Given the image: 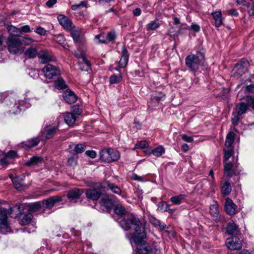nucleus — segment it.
Wrapping results in <instances>:
<instances>
[{"label":"nucleus","instance_id":"50","mask_svg":"<svg viewBox=\"0 0 254 254\" xmlns=\"http://www.w3.org/2000/svg\"><path fill=\"white\" fill-rule=\"evenodd\" d=\"M240 119V116L234 114V112L232 113L231 121H232V123L234 126H236V125H237L238 124Z\"/></svg>","mask_w":254,"mask_h":254},{"label":"nucleus","instance_id":"45","mask_svg":"<svg viewBox=\"0 0 254 254\" xmlns=\"http://www.w3.org/2000/svg\"><path fill=\"white\" fill-rule=\"evenodd\" d=\"M71 111V113L77 117V116H78L81 114L82 110L79 105H75L72 106Z\"/></svg>","mask_w":254,"mask_h":254},{"label":"nucleus","instance_id":"14","mask_svg":"<svg viewBox=\"0 0 254 254\" xmlns=\"http://www.w3.org/2000/svg\"><path fill=\"white\" fill-rule=\"evenodd\" d=\"M101 187L104 189L110 190L113 193L118 195H121L122 190L116 185L109 181H105L101 185Z\"/></svg>","mask_w":254,"mask_h":254},{"label":"nucleus","instance_id":"34","mask_svg":"<svg viewBox=\"0 0 254 254\" xmlns=\"http://www.w3.org/2000/svg\"><path fill=\"white\" fill-rule=\"evenodd\" d=\"M238 231V226L234 222H230L227 227V232L229 235H234Z\"/></svg>","mask_w":254,"mask_h":254},{"label":"nucleus","instance_id":"35","mask_svg":"<svg viewBox=\"0 0 254 254\" xmlns=\"http://www.w3.org/2000/svg\"><path fill=\"white\" fill-rule=\"evenodd\" d=\"M6 29L10 35L13 36H19L21 34V30L19 28L13 26L8 25L7 26Z\"/></svg>","mask_w":254,"mask_h":254},{"label":"nucleus","instance_id":"5","mask_svg":"<svg viewBox=\"0 0 254 254\" xmlns=\"http://www.w3.org/2000/svg\"><path fill=\"white\" fill-rule=\"evenodd\" d=\"M6 44L7 49L11 54L20 55L24 50L22 40L16 36L10 35L7 38Z\"/></svg>","mask_w":254,"mask_h":254},{"label":"nucleus","instance_id":"61","mask_svg":"<svg viewBox=\"0 0 254 254\" xmlns=\"http://www.w3.org/2000/svg\"><path fill=\"white\" fill-rule=\"evenodd\" d=\"M190 29L194 31L198 32L200 31V27L198 25L192 23L190 26Z\"/></svg>","mask_w":254,"mask_h":254},{"label":"nucleus","instance_id":"3","mask_svg":"<svg viewBox=\"0 0 254 254\" xmlns=\"http://www.w3.org/2000/svg\"><path fill=\"white\" fill-rule=\"evenodd\" d=\"M7 93H4L1 94V101L4 103L7 106H11L14 101V104L12 107L10 112L17 115L20 113L23 109L22 107L25 103L24 101L18 100L15 101V95L11 93L10 95H7Z\"/></svg>","mask_w":254,"mask_h":254},{"label":"nucleus","instance_id":"53","mask_svg":"<svg viewBox=\"0 0 254 254\" xmlns=\"http://www.w3.org/2000/svg\"><path fill=\"white\" fill-rule=\"evenodd\" d=\"M165 95L163 94H160L159 95H153L151 97V100L153 101L159 102L164 98Z\"/></svg>","mask_w":254,"mask_h":254},{"label":"nucleus","instance_id":"62","mask_svg":"<svg viewBox=\"0 0 254 254\" xmlns=\"http://www.w3.org/2000/svg\"><path fill=\"white\" fill-rule=\"evenodd\" d=\"M131 178L132 180H135V181H140V182L144 181V180L141 176H139L135 174H133L131 175Z\"/></svg>","mask_w":254,"mask_h":254},{"label":"nucleus","instance_id":"13","mask_svg":"<svg viewBox=\"0 0 254 254\" xmlns=\"http://www.w3.org/2000/svg\"><path fill=\"white\" fill-rule=\"evenodd\" d=\"M59 23L66 30L70 29L73 25L72 21L65 15L60 14L57 17Z\"/></svg>","mask_w":254,"mask_h":254},{"label":"nucleus","instance_id":"64","mask_svg":"<svg viewBox=\"0 0 254 254\" xmlns=\"http://www.w3.org/2000/svg\"><path fill=\"white\" fill-rule=\"evenodd\" d=\"M68 164L70 166H75L76 164V160L73 157L69 158L68 160Z\"/></svg>","mask_w":254,"mask_h":254},{"label":"nucleus","instance_id":"43","mask_svg":"<svg viewBox=\"0 0 254 254\" xmlns=\"http://www.w3.org/2000/svg\"><path fill=\"white\" fill-rule=\"evenodd\" d=\"M160 26V24L156 20L151 21L146 25V29L148 31L155 30Z\"/></svg>","mask_w":254,"mask_h":254},{"label":"nucleus","instance_id":"42","mask_svg":"<svg viewBox=\"0 0 254 254\" xmlns=\"http://www.w3.org/2000/svg\"><path fill=\"white\" fill-rule=\"evenodd\" d=\"M231 191V187L229 182H225L222 187V192L223 194L226 195L229 194Z\"/></svg>","mask_w":254,"mask_h":254},{"label":"nucleus","instance_id":"10","mask_svg":"<svg viewBox=\"0 0 254 254\" xmlns=\"http://www.w3.org/2000/svg\"><path fill=\"white\" fill-rule=\"evenodd\" d=\"M248 66V60L243 59L235 66L233 69V73L235 75L241 76L247 71Z\"/></svg>","mask_w":254,"mask_h":254},{"label":"nucleus","instance_id":"23","mask_svg":"<svg viewBox=\"0 0 254 254\" xmlns=\"http://www.w3.org/2000/svg\"><path fill=\"white\" fill-rule=\"evenodd\" d=\"M85 194L88 199L97 200L100 198L101 193L97 190L90 189L86 190Z\"/></svg>","mask_w":254,"mask_h":254},{"label":"nucleus","instance_id":"46","mask_svg":"<svg viewBox=\"0 0 254 254\" xmlns=\"http://www.w3.org/2000/svg\"><path fill=\"white\" fill-rule=\"evenodd\" d=\"M42 206V203L41 202H35L34 203H31L28 205L29 209L30 211H36L39 210Z\"/></svg>","mask_w":254,"mask_h":254},{"label":"nucleus","instance_id":"32","mask_svg":"<svg viewBox=\"0 0 254 254\" xmlns=\"http://www.w3.org/2000/svg\"><path fill=\"white\" fill-rule=\"evenodd\" d=\"M11 181L13 183L14 188L18 190L21 191L23 190L24 186L22 183V179H19V177H15L11 178Z\"/></svg>","mask_w":254,"mask_h":254},{"label":"nucleus","instance_id":"63","mask_svg":"<svg viewBox=\"0 0 254 254\" xmlns=\"http://www.w3.org/2000/svg\"><path fill=\"white\" fill-rule=\"evenodd\" d=\"M22 45H30L32 42V39L31 38H23L22 39Z\"/></svg>","mask_w":254,"mask_h":254},{"label":"nucleus","instance_id":"8","mask_svg":"<svg viewBox=\"0 0 254 254\" xmlns=\"http://www.w3.org/2000/svg\"><path fill=\"white\" fill-rule=\"evenodd\" d=\"M44 76L46 78L52 79L60 75L61 72L59 68L51 64L46 65L42 69Z\"/></svg>","mask_w":254,"mask_h":254},{"label":"nucleus","instance_id":"49","mask_svg":"<svg viewBox=\"0 0 254 254\" xmlns=\"http://www.w3.org/2000/svg\"><path fill=\"white\" fill-rule=\"evenodd\" d=\"M148 146V143L145 140L140 141L138 142L135 145L134 149L140 148L141 149L146 148Z\"/></svg>","mask_w":254,"mask_h":254},{"label":"nucleus","instance_id":"52","mask_svg":"<svg viewBox=\"0 0 254 254\" xmlns=\"http://www.w3.org/2000/svg\"><path fill=\"white\" fill-rule=\"evenodd\" d=\"M85 146L82 144H78L74 148V151L76 153H81L85 150Z\"/></svg>","mask_w":254,"mask_h":254},{"label":"nucleus","instance_id":"36","mask_svg":"<svg viewBox=\"0 0 254 254\" xmlns=\"http://www.w3.org/2000/svg\"><path fill=\"white\" fill-rule=\"evenodd\" d=\"M210 213L213 217H217L219 214L218 205L215 201L210 206Z\"/></svg>","mask_w":254,"mask_h":254},{"label":"nucleus","instance_id":"6","mask_svg":"<svg viewBox=\"0 0 254 254\" xmlns=\"http://www.w3.org/2000/svg\"><path fill=\"white\" fill-rule=\"evenodd\" d=\"M120 158L119 152L113 148L105 149L100 152V159L103 162L110 163L117 161Z\"/></svg>","mask_w":254,"mask_h":254},{"label":"nucleus","instance_id":"26","mask_svg":"<svg viewBox=\"0 0 254 254\" xmlns=\"http://www.w3.org/2000/svg\"><path fill=\"white\" fill-rule=\"evenodd\" d=\"M215 20V26L219 27L223 24V19L221 11L220 10L212 12L211 14Z\"/></svg>","mask_w":254,"mask_h":254},{"label":"nucleus","instance_id":"11","mask_svg":"<svg viewBox=\"0 0 254 254\" xmlns=\"http://www.w3.org/2000/svg\"><path fill=\"white\" fill-rule=\"evenodd\" d=\"M116 197L112 194H107L100 200L99 203L101 207H104L106 210H109L113 205Z\"/></svg>","mask_w":254,"mask_h":254},{"label":"nucleus","instance_id":"55","mask_svg":"<svg viewBox=\"0 0 254 254\" xmlns=\"http://www.w3.org/2000/svg\"><path fill=\"white\" fill-rule=\"evenodd\" d=\"M6 156L7 158H13L17 156V153L15 151L10 150L7 153Z\"/></svg>","mask_w":254,"mask_h":254},{"label":"nucleus","instance_id":"19","mask_svg":"<svg viewBox=\"0 0 254 254\" xmlns=\"http://www.w3.org/2000/svg\"><path fill=\"white\" fill-rule=\"evenodd\" d=\"M122 56L119 63V66L120 68L125 67L128 61L129 54L126 48L123 46L122 49Z\"/></svg>","mask_w":254,"mask_h":254},{"label":"nucleus","instance_id":"7","mask_svg":"<svg viewBox=\"0 0 254 254\" xmlns=\"http://www.w3.org/2000/svg\"><path fill=\"white\" fill-rule=\"evenodd\" d=\"M8 211L6 208H0V233L5 234L10 231L8 222Z\"/></svg>","mask_w":254,"mask_h":254},{"label":"nucleus","instance_id":"54","mask_svg":"<svg viewBox=\"0 0 254 254\" xmlns=\"http://www.w3.org/2000/svg\"><path fill=\"white\" fill-rule=\"evenodd\" d=\"M35 32L40 35H44L46 33V30L42 27H38L35 30Z\"/></svg>","mask_w":254,"mask_h":254},{"label":"nucleus","instance_id":"37","mask_svg":"<svg viewBox=\"0 0 254 254\" xmlns=\"http://www.w3.org/2000/svg\"><path fill=\"white\" fill-rule=\"evenodd\" d=\"M105 37L107 44L111 42H114L117 37L116 32L114 30L109 32Z\"/></svg>","mask_w":254,"mask_h":254},{"label":"nucleus","instance_id":"47","mask_svg":"<svg viewBox=\"0 0 254 254\" xmlns=\"http://www.w3.org/2000/svg\"><path fill=\"white\" fill-rule=\"evenodd\" d=\"M164 152V148L161 146H158L152 151V153L156 157L160 156Z\"/></svg>","mask_w":254,"mask_h":254},{"label":"nucleus","instance_id":"40","mask_svg":"<svg viewBox=\"0 0 254 254\" xmlns=\"http://www.w3.org/2000/svg\"><path fill=\"white\" fill-rule=\"evenodd\" d=\"M54 86L58 89H63L66 87V84L62 78H59L55 81Z\"/></svg>","mask_w":254,"mask_h":254},{"label":"nucleus","instance_id":"30","mask_svg":"<svg viewBox=\"0 0 254 254\" xmlns=\"http://www.w3.org/2000/svg\"><path fill=\"white\" fill-rule=\"evenodd\" d=\"M235 134L233 132H229L226 138L225 145L226 147L229 148L233 144L235 140Z\"/></svg>","mask_w":254,"mask_h":254},{"label":"nucleus","instance_id":"38","mask_svg":"<svg viewBox=\"0 0 254 254\" xmlns=\"http://www.w3.org/2000/svg\"><path fill=\"white\" fill-rule=\"evenodd\" d=\"M94 40L96 44H107L106 37L103 33H100L95 36Z\"/></svg>","mask_w":254,"mask_h":254},{"label":"nucleus","instance_id":"25","mask_svg":"<svg viewBox=\"0 0 254 254\" xmlns=\"http://www.w3.org/2000/svg\"><path fill=\"white\" fill-rule=\"evenodd\" d=\"M65 123L68 126H72L76 120L77 117L70 112H66L63 114Z\"/></svg>","mask_w":254,"mask_h":254},{"label":"nucleus","instance_id":"28","mask_svg":"<svg viewBox=\"0 0 254 254\" xmlns=\"http://www.w3.org/2000/svg\"><path fill=\"white\" fill-rule=\"evenodd\" d=\"M78 65L80 69L84 71H88L91 67L90 62L86 58H83V60L78 62Z\"/></svg>","mask_w":254,"mask_h":254},{"label":"nucleus","instance_id":"2","mask_svg":"<svg viewBox=\"0 0 254 254\" xmlns=\"http://www.w3.org/2000/svg\"><path fill=\"white\" fill-rule=\"evenodd\" d=\"M135 232L132 236L133 242L137 246V253L138 254H149L152 251L150 246H145L146 242L144 239L146 238V234L144 228L140 225V227L137 230H135Z\"/></svg>","mask_w":254,"mask_h":254},{"label":"nucleus","instance_id":"60","mask_svg":"<svg viewBox=\"0 0 254 254\" xmlns=\"http://www.w3.org/2000/svg\"><path fill=\"white\" fill-rule=\"evenodd\" d=\"M247 104L254 110V98H248L247 99Z\"/></svg>","mask_w":254,"mask_h":254},{"label":"nucleus","instance_id":"31","mask_svg":"<svg viewBox=\"0 0 254 254\" xmlns=\"http://www.w3.org/2000/svg\"><path fill=\"white\" fill-rule=\"evenodd\" d=\"M42 158L39 156H33L30 158L26 163L25 165L27 166H30L32 165H37L42 161Z\"/></svg>","mask_w":254,"mask_h":254},{"label":"nucleus","instance_id":"12","mask_svg":"<svg viewBox=\"0 0 254 254\" xmlns=\"http://www.w3.org/2000/svg\"><path fill=\"white\" fill-rule=\"evenodd\" d=\"M226 245L228 249L230 250H239L242 248L241 241L236 237L227 239L226 241Z\"/></svg>","mask_w":254,"mask_h":254},{"label":"nucleus","instance_id":"51","mask_svg":"<svg viewBox=\"0 0 254 254\" xmlns=\"http://www.w3.org/2000/svg\"><path fill=\"white\" fill-rule=\"evenodd\" d=\"M57 41L59 44H61L64 49H67L68 45L67 43H64V37L62 35H59L57 37Z\"/></svg>","mask_w":254,"mask_h":254},{"label":"nucleus","instance_id":"59","mask_svg":"<svg viewBox=\"0 0 254 254\" xmlns=\"http://www.w3.org/2000/svg\"><path fill=\"white\" fill-rule=\"evenodd\" d=\"M228 15L232 16H237L239 14L238 12L235 9H231L227 11Z\"/></svg>","mask_w":254,"mask_h":254},{"label":"nucleus","instance_id":"21","mask_svg":"<svg viewBox=\"0 0 254 254\" xmlns=\"http://www.w3.org/2000/svg\"><path fill=\"white\" fill-rule=\"evenodd\" d=\"M65 101L68 104H72L77 100V96L75 93L70 90H65L63 94Z\"/></svg>","mask_w":254,"mask_h":254},{"label":"nucleus","instance_id":"39","mask_svg":"<svg viewBox=\"0 0 254 254\" xmlns=\"http://www.w3.org/2000/svg\"><path fill=\"white\" fill-rule=\"evenodd\" d=\"M232 164L231 162L226 163L224 166V174L228 177L233 175Z\"/></svg>","mask_w":254,"mask_h":254},{"label":"nucleus","instance_id":"56","mask_svg":"<svg viewBox=\"0 0 254 254\" xmlns=\"http://www.w3.org/2000/svg\"><path fill=\"white\" fill-rule=\"evenodd\" d=\"M85 154L90 157L91 158L94 159L96 156V153L94 151L88 150L85 152Z\"/></svg>","mask_w":254,"mask_h":254},{"label":"nucleus","instance_id":"1","mask_svg":"<svg viewBox=\"0 0 254 254\" xmlns=\"http://www.w3.org/2000/svg\"><path fill=\"white\" fill-rule=\"evenodd\" d=\"M116 214L121 217L119 221L120 226L125 230L133 228L137 230L140 227L141 223L138 218L132 213L128 212L121 204L116 205L114 208Z\"/></svg>","mask_w":254,"mask_h":254},{"label":"nucleus","instance_id":"48","mask_svg":"<svg viewBox=\"0 0 254 254\" xmlns=\"http://www.w3.org/2000/svg\"><path fill=\"white\" fill-rule=\"evenodd\" d=\"M224 161H227L230 157L233 155L234 153V150L232 149H224Z\"/></svg>","mask_w":254,"mask_h":254},{"label":"nucleus","instance_id":"27","mask_svg":"<svg viewBox=\"0 0 254 254\" xmlns=\"http://www.w3.org/2000/svg\"><path fill=\"white\" fill-rule=\"evenodd\" d=\"M158 211L161 212H169L172 213L173 210L170 208V205L165 201H161L157 205Z\"/></svg>","mask_w":254,"mask_h":254},{"label":"nucleus","instance_id":"29","mask_svg":"<svg viewBox=\"0 0 254 254\" xmlns=\"http://www.w3.org/2000/svg\"><path fill=\"white\" fill-rule=\"evenodd\" d=\"M186 197V195L180 194L178 195L171 197L170 198V201L175 205H179L183 202Z\"/></svg>","mask_w":254,"mask_h":254},{"label":"nucleus","instance_id":"44","mask_svg":"<svg viewBox=\"0 0 254 254\" xmlns=\"http://www.w3.org/2000/svg\"><path fill=\"white\" fill-rule=\"evenodd\" d=\"M123 79V76L120 73L119 75H112L109 79V81L111 84H117L120 83Z\"/></svg>","mask_w":254,"mask_h":254},{"label":"nucleus","instance_id":"18","mask_svg":"<svg viewBox=\"0 0 254 254\" xmlns=\"http://www.w3.org/2000/svg\"><path fill=\"white\" fill-rule=\"evenodd\" d=\"M236 208L237 206L233 202L232 199L229 198H227L226 199L225 203V209L226 213L229 215H234L237 212Z\"/></svg>","mask_w":254,"mask_h":254},{"label":"nucleus","instance_id":"33","mask_svg":"<svg viewBox=\"0 0 254 254\" xmlns=\"http://www.w3.org/2000/svg\"><path fill=\"white\" fill-rule=\"evenodd\" d=\"M38 54L37 50L33 47L28 48L24 53L25 57L29 59L34 58Z\"/></svg>","mask_w":254,"mask_h":254},{"label":"nucleus","instance_id":"20","mask_svg":"<svg viewBox=\"0 0 254 254\" xmlns=\"http://www.w3.org/2000/svg\"><path fill=\"white\" fill-rule=\"evenodd\" d=\"M38 57L42 64H46L53 60L52 57L46 50L40 51L38 54Z\"/></svg>","mask_w":254,"mask_h":254},{"label":"nucleus","instance_id":"58","mask_svg":"<svg viewBox=\"0 0 254 254\" xmlns=\"http://www.w3.org/2000/svg\"><path fill=\"white\" fill-rule=\"evenodd\" d=\"M19 29L21 30V34L22 32L28 33L30 32V26L28 25L22 26Z\"/></svg>","mask_w":254,"mask_h":254},{"label":"nucleus","instance_id":"16","mask_svg":"<svg viewBox=\"0 0 254 254\" xmlns=\"http://www.w3.org/2000/svg\"><path fill=\"white\" fill-rule=\"evenodd\" d=\"M63 197L64 196L59 195L52 196L47 199H44L42 203L46 207L52 208L57 203L62 201Z\"/></svg>","mask_w":254,"mask_h":254},{"label":"nucleus","instance_id":"15","mask_svg":"<svg viewBox=\"0 0 254 254\" xmlns=\"http://www.w3.org/2000/svg\"><path fill=\"white\" fill-rule=\"evenodd\" d=\"M83 193V189L74 188L69 190L67 194V197L70 201H75L79 198Z\"/></svg>","mask_w":254,"mask_h":254},{"label":"nucleus","instance_id":"24","mask_svg":"<svg viewBox=\"0 0 254 254\" xmlns=\"http://www.w3.org/2000/svg\"><path fill=\"white\" fill-rule=\"evenodd\" d=\"M40 140H41V139L39 136L38 137L33 138L31 139L23 142L21 143V147L26 149L31 148L37 145L39 143Z\"/></svg>","mask_w":254,"mask_h":254},{"label":"nucleus","instance_id":"22","mask_svg":"<svg viewBox=\"0 0 254 254\" xmlns=\"http://www.w3.org/2000/svg\"><path fill=\"white\" fill-rule=\"evenodd\" d=\"M67 31H70L74 42L77 43L79 41L80 37L82 34V31L80 28L76 27L72 25L70 29H68Z\"/></svg>","mask_w":254,"mask_h":254},{"label":"nucleus","instance_id":"4","mask_svg":"<svg viewBox=\"0 0 254 254\" xmlns=\"http://www.w3.org/2000/svg\"><path fill=\"white\" fill-rule=\"evenodd\" d=\"M204 60V53L199 52L196 54H191L187 56L185 58V64L189 70L195 72L198 70Z\"/></svg>","mask_w":254,"mask_h":254},{"label":"nucleus","instance_id":"9","mask_svg":"<svg viewBox=\"0 0 254 254\" xmlns=\"http://www.w3.org/2000/svg\"><path fill=\"white\" fill-rule=\"evenodd\" d=\"M58 130V127L52 126L51 125L47 126L41 131L39 137L41 141H45L46 140L52 138Z\"/></svg>","mask_w":254,"mask_h":254},{"label":"nucleus","instance_id":"57","mask_svg":"<svg viewBox=\"0 0 254 254\" xmlns=\"http://www.w3.org/2000/svg\"><path fill=\"white\" fill-rule=\"evenodd\" d=\"M182 138L183 139V140L188 142H191L193 140V138L192 137L189 136L185 134L182 135Z\"/></svg>","mask_w":254,"mask_h":254},{"label":"nucleus","instance_id":"41","mask_svg":"<svg viewBox=\"0 0 254 254\" xmlns=\"http://www.w3.org/2000/svg\"><path fill=\"white\" fill-rule=\"evenodd\" d=\"M32 218V215L30 213L24 214L20 220V223L22 225H26L28 224Z\"/></svg>","mask_w":254,"mask_h":254},{"label":"nucleus","instance_id":"17","mask_svg":"<svg viewBox=\"0 0 254 254\" xmlns=\"http://www.w3.org/2000/svg\"><path fill=\"white\" fill-rule=\"evenodd\" d=\"M249 110V106L247 103L241 102L237 104L234 108L233 112L236 115L242 116L246 113Z\"/></svg>","mask_w":254,"mask_h":254}]
</instances>
